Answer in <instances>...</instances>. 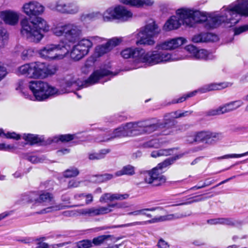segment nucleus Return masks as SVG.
Segmentation results:
<instances>
[{"label":"nucleus","mask_w":248,"mask_h":248,"mask_svg":"<svg viewBox=\"0 0 248 248\" xmlns=\"http://www.w3.org/2000/svg\"><path fill=\"white\" fill-rule=\"evenodd\" d=\"M108 207H109V209H111V208L116 207L117 208H126L129 207V205L126 202H121V203H116L115 204H108L107 205Z\"/></svg>","instance_id":"nucleus-48"},{"label":"nucleus","mask_w":248,"mask_h":248,"mask_svg":"<svg viewBox=\"0 0 248 248\" xmlns=\"http://www.w3.org/2000/svg\"><path fill=\"white\" fill-rule=\"evenodd\" d=\"M22 138L26 141L30 143V144L31 145L37 143L41 141L40 139L37 136L30 134H25L23 135Z\"/></svg>","instance_id":"nucleus-32"},{"label":"nucleus","mask_w":248,"mask_h":248,"mask_svg":"<svg viewBox=\"0 0 248 248\" xmlns=\"http://www.w3.org/2000/svg\"><path fill=\"white\" fill-rule=\"evenodd\" d=\"M162 125L158 123L152 124L149 120L128 123L116 128L111 133L103 134V137L97 139V140L99 142L108 141L116 138L149 134L157 130Z\"/></svg>","instance_id":"nucleus-5"},{"label":"nucleus","mask_w":248,"mask_h":248,"mask_svg":"<svg viewBox=\"0 0 248 248\" xmlns=\"http://www.w3.org/2000/svg\"><path fill=\"white\" fill-rule=\"evenodd\" d=\"M7 73L6 67L0 63V81L6 77Z\"/></svg>","instance_id":"nucleus-53"},{"label":"nucleus","mask_w":248,"mask_h":248,"mask_svg":"<svg viewBox=\"0 0 248 248\" xmlns=\"http://www.w3.org/2000/svg\"><path fill=\"white\" fill-rule=\"evenodd\" d=\"M158 248H170V245L162 238H160L157 244Z\"/></svg>","instance_id":"nucleus-52"},{"label":"nucleus","mask_w":248,"mask_h":248,"mask_svg":"<svg viewBox=\"0 0 248 248\" xmlns=\"http://www.w3.org/2000/svg\"><path fill=\"white\" fill-rule=\"evenodd\" d=\"M186 217L185 215H184L182 214L176 213L174 214H170L166 216H160L159 217H155L152 218L150 220L144 221H136L132 223L120 225L118 226H114L112 227V228H124V227H131L136 225H143L148 224H152L158 222L164 221L166 220H170L173 219H176L178 218H182Z\"/></svg>","instance_id":"nucleus-13"},{"label":"nucleus","mask_w":248,"mask_h":248,"mask_svg":"<svg viewBox=\"0 0 248 248\" xmlns=\"http://www.w3.org/2000/svg\"><path fill=\"white\" fill-rule=\"evenodd\" d=\"M8 38L9 34L6 29L2 27H0V43H3L4 44L5 42L7 41Z\"/></svg>","instance_id":"nucleus-41"},{"label":"nucleus","mask_w":248,"mask_h":248,"mask_svg":"<svg viewBox=\"0 0 248 248\" xmlns=\"http://www.w3.org/2000/svg\"><path fill=\"white\" fill-rule=\"evenodd\" d=\"M208 22V17L206 13L182 8L177 11L176 16H172L168 20L163 29L166 31H170L178 29L181 25L193 27L195 23H204L205 27L210 29L207 27Z\"/></svg>","instance_id":"nucleus-6"},{"label":"nucleus","mask_w":248,"mask_h":248,"mask_svg":"<svg viewBox=\"0 0 248 248\" xmlns=\"http://www.w3.org/2000/svg\"><path fill=\"white\" fill-rule=\"evenodd\" d=\"M247 31H248V24L241 26L238 28H235L234 29V34L239 35Z\"/></svg>","instance_id":"nucleus-49"},{"label":"nucleus","mask_w":248,"mask_h":248,"mask_svg":"<svg viewBox=\"0 0 248 248\" xmlns=\"http://www.w3.org/2000/svg\"><path fill=\"white\" fill-rule=\"evenodd\" d=\"M183 154L176 155L171 158L165 160L163 162L158 164L157 166L151 170L146 171V175L144 178L145 181L154 186H159L166 182V177L162 174L164 170L170 166L174 162L182 157Z\"/></svg>","instance_id":"nucleus-8"},{"label":"nucleus","mask_w":248,"mask_h":248,"mask_svg":"<svg viewBox=\"0 0 248 248\" xmlns=\"http://www.w3.org/2000/svg\"><path fill=\"white\" fill-rule=\"evenodd\" d=\"M66 46V45L61 44H48L39 51V54L41 58L47 60H62L65 54H60L59 51L65 49Z\"/></svg>","instance_id":"nucleus-12"},{"label":"nucleus","mask_w":248,"mask_h":248,"mask_svg":"<svg viewBox=\"0 0 248 248\" xmlns=\"http://www.w3.org/2000/svg\"><path fill=\"white\" fill-rule=\"evenodd\" d=\"M238 224V221L232 218H221V224L230 226H235Z\"/></svg>","instance_id":"nucleus-36"},{"label":"nucleus","mask_w":248,"mask_h":248,"mask_svg":"<svg viewBox=\"0 0 248 248\" xmlns=\"http://www.w3.org/2000/svg\"><path fill=\"white\" fill-rule=\"evenodd\" d=\"M19 14L18 12L11 10L0 12V23L3 21L5 24L15 26L18 22Z\"/></svg>","instance_id":"nucleus-16"},{"label":"nucleus","mask_w":248,"mask_h":248,"mask_svg":"<svg viewBox=\"0 0 248 248\" xmlns=\"http://www.w3.org/2000/svg\"><path fill=\"white\" fill-rule=\"evenodd\" d=\"M27 159L32 163H37L42 162L41 158L35 155H31L27 157Z\"/></svg>","instance_id":"nucleus-58"},{"label":"nucleus","mask_w":248,"mask_h":248,"mask_svg":"<svg viewBox=\"0 0 248 248\" xmlns=\"http://www.w3.org/2000/svg\"><path fill=\"white\" fill-rule=\"evenodd\" d=\"M47 7L50 10L63 14L74 15L79 11V6L76 1L66 2L65 0H57L50 3Z\"/></svg>","instance_id":"nucleus-11"},{"label":"nucleus","mask_w":248,"mask_h":248,"mask_svg":"<svg viewBox=\"0 0 248 248\" xmlns=\"http://www.w3.org/2000/svg\"><path fill=\"white\" fill-rule=\"evenodd\" d=\"M74 139V135L66 134L59 136L58 137H55L54 139V141L61 140L62 142H68Z\"/></svg>","instance_id":"nucleus-38"},{"label":"nucleus","mask_w":248,"mask_h":248,"mask_svg":"<svg viewBox=\"0 0 248 248\" xmlns=\"http://www.w3.org/2000/svg\"><path fill=\"white\" fill-rule=\"evenodd\" d=\"M197 93V91H195L184 95L177 99H174L172 101V103H178L184 102L186 98L194 96Z\"/></svg>","instance_id":"nucleus-44"},{"label":"nucleus","mask_w":248,"mask_h":248,"mask_svg":"<svg viewBox=\"0 0 248 248\" xmlns=\"http://www.w3.org/2000/svg\"><path fill=\"white\" fill-rule=\"evenodd\" d=\"M186 42V40L185 38L176 37L158 44L155 46V49L157 50H173L179 47Z\"/></svg>","instance_id":"nucleus-15"},{"label":"nucleus","mask_w":248,"mask_h":248,"mask_svg":"<svg viewBox=\"0 0 248 248\" xmlns=\"http://www.w3.org/2000/svg\"><path fill=\"white\" fill-rule=\"evenodd\" d=\"M223 114L221 106L219 107L210 109L205 112V115L208 116H213Z\"/></svg>","instance_id":"nucleus-40"},{"label":"nucleus","mask_w":248,"mask_h":248,"mask_svg":"<svg viewBox=\"0 0 248 248\" xmlns=\"http://www.w3.org/2000/svg\"><path fill=\"white\" fill-rule=\"evenodd\" d=\"M99 181H107L113 178V175L111 174L106 173L103 175L98 176Z\"/></svg>","instance_id":"nucleus-54"},{"label":"nucleus","mask_w":248,"mask_h":248,"mask_svg":"<svg viewBox=\"0 0 248 248\" xmlns=\"http://www.w3.org/2000/svg\"><path fill=\"white\" fill-rule=\"evenodd\" d=\"M246 155H248V151L245 152L243 154H229L223 155L222 156L218 157L217 158L218 159H228L231 158H239Z\"/></svg>","instance_id":"nucleus-42"},{"label":"nucleus","mask_w":248,"mask_h":248,"mask_svg":"<svg viewBox=\"0 0 248 248\" xmlns=\"http://www.w3.org/2000/svg\"><path fill=\"white\" fill-rule=\"evenodd\" d=\"M186 141L189 143H193L194 142H197L196 140V135L195 133H193L191 135L187 136L186 137Z\"/></svg>","instance_id":"nucleus-62"},{"label":"nucleus","mask_w":248,"mask_h":248,"mask_svg":"<svg viewBox=\"0 0 248 248\" xmlns=\"http://www.w3.org/2000/svg\"><path fill=\"white\" fill-rule=\"evenodd\" d=\"M52 200V195L49 192H44L41 193L37 194L36 192H33L30 194L28 201L38 203L51 202Z\"/></svg>","instance_id":"nucleus-19"},{"label":"nucleus","mask_w":248,"mask_h":248,"mask_svg":"<svg viewBox=\"0 0 248 248\" xmlns=\"http://www.w3.org/2000/svg\"><path fill=\"white\" fill-rule=\"evenodd\" d=\"M213 183V181H208L204 182L202 185L199 186H196L191 188L192 189L195 190L205 187L209 186Z\"/></svg>","instance_id":"nucleus-61"},{"label":"nucleus","mask_w":248,"mask_h":248,"mask_svg":"<svg viewBox=\"0 0 248 248\" xmlns=\"http://www.w3.org/2000/svg\"><path fill=\"white\" fill-rule=\"evenodd\" d=\"M22 11L28 17H25L20 22V33L28 41L39 43L44 37L45 33L50 31L47 22L39 16L45 12V7L37 1L32 0L25 3Z\"/></svg>","instance_id":"nucleus-2"},{"label":"nucleus","mask_w":248,"mask_h":248,"mask_svg":"<svg viewBox=\"0 0 248 248\" xmlns=\"http://www.w3.org/2000/svg\"><path fill=\"white\" fill-rule=\"evenodd\" d=\"M89 37L92 42L93 46V44L99 43L105 40V38L97 36H90Z\"/></svg>","instance_id":"nucleus-51"},{"label":"nucleus","mask_w":248,"mask_h":248,"mask_svg":"<svg viewBox=\"0 0 248 248\" xmlns=\"http://www.w3.org/2000/svg\"><path fill=\"white\" fill-rule=\"evenodd\" d=\"M78 45L84 51L87 55L90 49L93 47L92 42L89 37L83 38L78 41Z\"/></svg>","instance_id":"nucleus-27"},{"label":"nucleus","mask_w":248,"mask_h":248,"mask_svg":"<svg viewBox=\"0 0 248 248\" xmlns=\"http://www.w3.org/2000/svg\"><path fill=\"white\" fill-rule=\"evenodd\" d=\"M173 149L159 150L160 156H168L173 153Z\"/></svg>","instance_id":"nucleus-55"},{"label":"nucleus","mask_w":248,"mask_h":248,"mask_svg":"<svg viewBox=\"0 0 248 248\" xmlns=\"http://www.w3.org/2000/svg\"><path fill=\"white\" fill-rule=\"evenodd\" d=\"M160 32V29L154 21L147 24L144 28L135 34L137 38V45L153 46L155 41L153 37L157 36Z\"/></svg>","instance_id":"nucleus-10"},{"label":"nucleus","mask_w":248,"mask_h":248,"mask_svg":"<svg viewBox=\"0 0 248 248\" xmlns=\"http://www.w3.org/2000/svg\"><path fill=\"white\" fill-rule=\"evenodd\" d=\"M70 243V242H67L59 244L48 245V244L46 243H39L36 248H59L65 246V245L69 244Z\"/></svg>","instance_id":"nucleus-33"},{"label":"nucleus","mask_w":248,"mask_h":248,"mask_svg":"<svg viewBox=\"0 0 248 248\" xmlns=\"http://www.w3.org/2000/svg\"><path fill=\"white\" fill-rule=\"evenodd\" d=\"M217 38L216 35L210 33H201L193 36L192 41L195 43L214 41Z\"/></svg>","instance_id":"nucleus-22"},{"label":"nucleus","mask_w":248,"mask_h":248,"mask_svg":"<svg viewBox=\"0 0 248 248\" xmlns=\"http://www.w3.org/2000/svg\"><path fill=\"white\" fill-rule=\"evenodd\" d=\"M196 140L197 142H204L205 144L212 145L224 138L223 133L202 131L195 132Z\"/></svg>","instance_id":"nucleus-14"},{"label":"nucleus","mask_w":248,"mask_h":248,"mask_svg":"<svg viewBox=\"0 0 248 248\" xmlns=\"http://www.w3.org/2000/svg\"><path fill=\"white\" fill-rule=\"evenodd\" d=\"M129 197L128 194H121L119 193L111 194L107 193L102 195L99 199V202L102 203H106L108 202H112L114 200H123Z\"/></svg>","instance_id":"nucleus-20"},{"label":"nucleus","mask_w":248,"mask_h":248,"mask_svg":"<svg viewBox=\"0 0 248 248\" xmlns=\"http://www.w3.org/2000/svg\"><path fill=\"white\" fill-rule=\"evenodd\" d=\"M102 16L103 20L106 22L110 21L114 19H117L116 7L108 8L104 12Z\"/></svg>","instance_id":"nucleus-28"},{"label":"nucleus","mask_w":248,"mask_h":248,"mask_svg":"<svg viewBox=\"0 0 248 248\" xmlns=\"http://www.w3.org/2000/svg\"><path fill=\"white\" fill-rule=\"evenodd\" d=\"M135 174L134 167L130 165H126L122 169V170L117 171L115 174V176H120L123 175H133Z\"/></svg>","instance_id":"nucleus-29"},{"label":"nucleus","mask_w":248,"mask_h":248,"mask_svg":"<svg viewBox=\"0 0 248 248\" xmlns=\"http://www.w3.org/2000/svg\"><path fill=\"white\" fill-rule=\"evenodd\" d=\"M80 183V181L72 180L69 182L68 187L69 188L77 187L79 186Z\"/></svg>","instance_id":"nucleus-57"},{"label":"nucleus","mask_w":248,"mask_h":248,"mask_svg":"<svg viewBox=\"0 0 248 248\" xmlns=\"http://www.w3.org/2000/svg\"><path fill=\"white\" fill-rule=\"evenodd\" d=\"M243 103L241 100L232 101L221 106L223 113L232 111L243 105Z\"/></svg>","instance_id":"nucleus-26"},{"label":"nucleus","mask_w":248,"mask_h":248,"mask_svg":"<svg viewBox=\"0 0 248 248\" xmlns=\"http://www.w3.org/2000/svg\"><path fill=\"white\" fill-rule=\"evenodd\" d=\"M3 135L8 139H12L15 140H19L21 138L20 135L17 134L15 132H8L5 134L2 129H0V136Z\"/></svg>","instance_id":"nucleus-39"},{"label":"nucleus","mask_w":248,"mask_h":248,"mask_svg":"<svg viewBox=\"0 0 248 248\" xmlns=\"http://www.w3.org/2000/svg\"><path fill=\"white\" fill-rule=\"evenodd\" d=\"M207 15L208 28H216L222 23L231 27L239 22L242 16H248V0H237L228 7H223L220 15Z\"/></svg>","instance_id":"nucleus-4"},{"label":"nucleus","mask_w":248,"mask_h":248,"mask_svg":"<svg viewBox=\"0 0 248 248\" xmlns=\"http://www.w3.org/2000/svg\"><path fill=\"white\" fill-rule=\"evenodd\" d=\"M185 50L190 54L191 57L194 58L198 48L193 45H188L185 47Z\"/></svg>","instance_id":"nucleus-47"},{"label":"nucleus","mask_w":248,"mask_h":248,"mask_svg":"<svg viewBox=\"0 0 248 248\" xmlns=\"http://www.w3.org/2000/svg\"><path fill=\"white\" fill-rule=\"evenodd\" d=\"M162 142H160L158 139H154L147 142L145 146L148 147H153L155 148H158L161 146Z\"/></svg>","instance_id":"nucleus-43"},{"label":"nucleus","mask_w":248,"mask_h":248,"mask_svg":"<svg viewBox=\"0 0 248 248\" xmlns=\"http://www.w3.org/2000/svg\"><path fill=\"white\" fill-rule=\"evenodd\" d=\"M99 155L98 153H91L89 154V159L91 160H99Z\"/></svg>","instance_id":"nucleus-64"},{"label":"nucleus","mask_w":248,"mask_h":248,"mask_svg":"<svg viewBox=\"0 0 248 248\" xmlns=\"http://www.w3.org/2000/svg\"><path fill=\"white\" fill-rule=\"evenodd\" d=\"M65 53V55L68 53H70V57L72 59L75 61H79L84 57H85L87 54L78 45V44H76L74 45L70 51H69L67 49Z\"/></svg>","instance_id":"nucleus-21"},{"label":"nucleus","mask_w":248,"mask_h":248,"mask_svg":"<svg viewBox=\"0 0 248 248\" xmlns=\"http://www.w3.org/2000/svg\"><path fill=\"white\" fill-rule=\"evenodd\" d=\"M117 14V19L123 21H126L132 16V13L129 10L123 6H117L116 7Z\"/></svg>","instance_id":"nucleus-23"},{"label":"nucleus","mask_w":248,"mask_h":248,"mask_svg":"<svg viewBox=\"0 0 248 248\" xmlns=\"http://www.w3.org/2000/svg\"><path fill=\"white\" fill-rule=\"evenodd\" d=\"M84 196V193L77 194L74 196V199L78 202V204L74 206H80L85 205Z\"/></svg>","instance_id":"nucleus-46"},{"label":"nucleus","mask_w":248,"mask_h":248,"mask_svg":"<svg viewBox=\"0 0 248 248\" xmlns=\"http://www.w3.org/2000/svg\"><path fill=\"white\" fill-rule=\"evenodd\" d=\"M85 204H89L93 201V196L91 194H84Z\"/></svg>","instance_id":"nucleus-59"},{"label":"nucleus","mask_w":248,"mask_h":248,"mask_svg":"<svg viewBox=\"0 0 248 248\" xmlns=\"http://www.w3.org/2000/svg\"><path fill=\"white\" fill-rule=\"evenodd\" d=\"M77 248H90L92 247V241L88 239H84L79 241L76 243Z\"/></svg>","instance_id":"nucleus-37"},{"label":"nucleus","mask_w":248,"mask_h":248,"mask_svg":"<svg viewBox=\"0 0 248 248\" xmlns=\"http://www.w3.org/2000/svg\"><path fill=\"white\" fill-rule=\"evenodd\" d=\"M34 55V51L31 48L24 49L21 54L22 60L26 61L30 60Z\"/></svg>","instance_id":"nucleus-34"},{"label":"nucleus","mask_w":248,"mask_h":248,"mask_svg":"<svg viewBox=\"0 0 248 248\" xmlns=\"http://www.w3.org/2000/svg\"><path fill=\"white\" fill-rule=\"evenodd\" d=\"M110 150L109 149H104L101 150L98 153L99 158L100 159L104 158L106 155L110 152Z\"/></svg>","instance_id":"nucleus-60"},{"label":"nucleus","mask_w":248,"mask_h":248,"mask_svg":"<svg viewBox=\"0 0 248 248\" xmlns=\"http://www.w3.org/2000/svg\"><path fill=\"white\" fill-rule=\"evenodd\" d=\"M15 148L14 146L5 143L0 144V150L10 151Z\"/></svg>","instance_id":"nucleus-56"},{"label":"nucleus","mask_w":248,"mask_h":248,"mask_svg":"<svg viewBox=\"0 0 248 248\" xmlns=\"http://www.w3.org/2000/svg\"><path fill=\"white\" fill-rule=\"evenodd\" d=\"M51 31L55 36H63L66 41L71 43L78 41L83 35V27L76 23H57L53 25Z\"/></svg>","instance_id":"nucleus-7"},{"label":"nucleus","mask_w":248,"mask_h":248,"mask_svg":"<svg viewBox=\"0 0 248 248\" xmlns=\"http://www.w3.org/2000/svg\"><path fill=\"white\" fill-rule=\"evenodd\" d=\"M112 209H109L108 206H99L80 209L78 212L81 215L94 217L106 214L112 212Z\"/></svg>","instance_id":"nucleus-17"},{"label":"nucleus","mask_w":248,"mask_h":248,"mask_svg":"<svg viewBox=\"0 0 248 248\" xmlns=\"http://www.w3.org/2000/svg\"><path fill=\"white\" fill-rule=\"evenodd\" d=\"M121 42V39L113 38L105 45L97 46L95 49V53L98 57H100L109 52L113 47L118 45Z\"/></svg>","instance_id":"nucleus-18"},{"label":"nucleus","mask_w":248,"mask_h":248,"mask_svg":"<svg viewBox=\"0 0 248 248\" xmlns=\"http://www.w3.org/2000/svg\"><path fill=\"white\" fill-rule=\"evenodd\" d=\"M119 1L124 4L138 7L143 5L150 6L154 3L153 0H119Z\"/></svg>","instance_id":"nucleus-25"},{"label":"nucleus","mask_w":248,"mask_h":248,"mask_svg":"<svg viewBox=\"0 0 248 248\" xmlns=\"http://www.w3.org/2000/svg\"><path fill=\"white\" fill-rule=\"evenodd\" d=\"M214 56L205 49H200L197 51L194 59L197 60H212Z\"/></svg>","instance_id":"nucleus-30"},{"label":"nucleus","mask_w":248,"mask_h":248,"mask_svg":"<svg viewBox=\"0 0 248 248\" xmlns=\"http://www.w3.org/2000/svg\"><path fill=\"white\" fill-rule=\"evenodd\" d=\"M161 207H154L150 208H143L140 210V215L145 216L147 211H154L157 210H162Z\"/></svg>","instance_id":"nucleus-50"},{"label":"nucleus","mask_w":248,"mask_h":248,"mask_svg":"<svg viewBox=\"0 0 248 248\" xmlns=\"http://www.w3.org/2000/svg\"><path fill=\"white\" fill-rule=\"evenodd\" d=\"M79 174V171L76 168L67 169L63 172V176L66 178L76 177Z\"/></svg>","instance_id":"nucleus-35"},{"label":"nucleus","mask_w":248,"mask_h":248,"mask_svg":"<svg viewBox=\"0 0 248 248\" xmlns=\"http://www.w3.org/2000/svg\"><path fill=\"white\" fill-rule=\"evenodd\" d=\"M121 55L124 59L133 58L137 62L153 65L160 62L179 61L186 59V55L181 51L173 54L159 52L157 51L146 52L144 49L138 47H127L123 50Z\"/></svg>","instance_id":"nucleus-3"},{"label":"nucleus","mask_w":248,"mask_h":248,"mask_svg":"<svg viewBox=\"0 0 248 248\" xmlns=\"http://www.w3.org/2000/svg\"><path fill=\"white\" fill-rule=\"evenodd\" d=\"M207 223L210 225L221 224V218H216L208 219Z\"/></svg>","instance_id":"nucleus-63"},{"label":"nucleus","mask_w":248,"mask_h":248,"mask_svg":"<svg viewBox=\"0 0 248 248\" xmlns=\"http://www.w3.org/2000/svg\"><path fill=\"white\" fill-rule=\"evenodd\" d=\"M110 75L111 73L109 71L105 69H100L94 71L87 80L83 82L79 79H75L72 75L67 76L63 80L62 87L64 90L62 91H58L57 89L50 86L47 82L41 80L31 81L29 83V88L33 93L36 100L43 101L50 96L70 92V90L67 88L73 87L80 89L92 85Z\"/></svg>","instance_id":"nucleus-1"},{"label":"nucleus","mask_w":248,"mask_h":248,"mask_svg":"<svg viewBox=\"0 0 248 248\" xmlns=\"http://www.w3.org/2000/svg\"><path fill=\"white\" fill-rule=\"evenodd\" d=\"M111 237L112 236L111 235H102L95 237L92 241V246L93 245L95 246H100Z\"/></svg>","instance_id":"nucleus-31"},{"label":"nucleus","mask_w":248,"mask_h":248,"mask_svg":"<svg viewBox=\"0 0 248 248\" xmlns=\"http://www.w3.org/2000/svg\"><path fill=\"white\" fill-rule=\"evenodd\" d=\"M62 206L60 205H53L48 207H47L40 211V214H44L49 213L53 211H57L62 209Z\"/></svg>","instance_id":"nucleus-45"},{"label":"nucleus","mask_w":248,"mask_h":248,"mask_svg":"<svg viewBox=\"0 0 248 248\" xmlns=\"http://www.w3.org/2000/svg\"><path fill=\"white\" fill-rule=\"evenodd\" d=\"M228 85L229 84L226 82L219 83H212L204 85L200 89V91L202 93H204L212 91L221 90L228 87Z\"/></svg>","instance_id":"nucleus-24"},{"label":"nucleus","mask_w":248,"mask_h":248,"mask_svg":"<svg viewBox=\"0 0 248 248\" xmlns=\"http://www.w3.org/2000/svg\"><path fill=\"white\" fill-rule=\"evenodd\" d=\"M16 74L30 78L37 79L45 78L50 74V72L45 63L33 62L26 63L18 67Z\"/></svg>","instance_id":"nucleus-9"}]
</instances>
